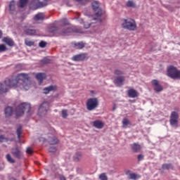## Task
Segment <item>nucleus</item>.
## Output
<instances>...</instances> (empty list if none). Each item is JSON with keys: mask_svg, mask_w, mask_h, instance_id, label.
<instances>
[{"mask_svg": "<svg viewBox=\"0 0 180 180\" xmlns=\"http://www.w3.org/2000/svg\"><path fill=\"white\" fill-rule=\"evenodd\" d=\"M14 86L19 88L20 89H25L29 91L30 86H32V81L30 77L27 73H19L16 79H11Z\"/></svg>", "mask_w": 180, "mask_h": 180, "instance_id": "obj_1", "label": "nucleus"}, {"mask_svg": "<svg viewBox=\"0 0 180 180\" xmlns=\"http://www.w3.org/2000/svg\"><path fill=\"white\" fill-rule=\"evenodd\" d=\"M30 104L27 103H22L20 104L15 108L16 117H20V116H23L25 113H29V112H30Z\"/></svg>", "mask_w": 180, "mask_h": 180, "instance_id": "obj_2", "label": "nucleus"}, {"mask_svg": "<svg viewBox=\"0 0 180 180\" xmlns=\"http://www.w3.org/2000/svg\"><path fill=\"white\" fill-rule=\"evenodd\" d=\"M167 75L172 79H180V70L174 65L167 68Z\"/></svg>", "mask_w": 180, "mask_h": 180, "instance_id": "obj_3", "label": "nucleus"}, {"mask_svg": "<svg viewBox=\"0 0 180 180\" xmlns=\"http://www.w3.org/2000/svg\"><path fill=\"white\" fill-rule=\"evenodd\" d=\"M122 26L123 29H127V30H130L131 32H134L137 29V24L136 21L133 19H124L122 20Z\"/></svg>", "mask_w": 180, "mask_h": 180, "instance_id": "obj_4", "label": "nucleus"}, {"mask_svg": "<svg viewBox=\"0 0 180 180\" xmlns=\"http://www.w3.org/2000/svg\"><path fill=\"white\" fill-rule=\"evenodd\" d=\"M15 87L12 79H7L4 83H0V95L6 94L9 91V88Z\"/></svg>", "mask_w": 180, "mask_h": 180, "instance_id": "obj_5", "label": "nucleus"}, {"mask_svg": "<svg viewBox=\"0 0 180 180\" xmlns=\"http://www.w3.org/2000/svg\"><path fill=\"white\" fill-rule=\"evenodd\" d=\"M49 5V1L47 0H32L30 4V8L34 9H40V8H44Z\"/></svg>", "mask_w": 180, "mask_h": 180, "instance_id": "obj_6", "label": "nucleus"}, {"mask_svg": "<svg viewBox=\"0 0 180 180\" xmlns=\"http://www.w3.org/2000/svg\"><path fill=\"white\" fill-rule=\"evenodd\" d=\"M86 106L87 110L90 112L95 110V109L99 106V100H98V98H90L87 100Z\"/></svg>", "mask_w": 180, "mask_h": 180, "instance_id": "obj_7", "label": "nucleus"}, {"mask_svg": "<svg viewBox=\"0 0 180 180\" xmlns=\"http://www.w3.org/2000/svg\"><path fill=\"white\" fill-rule=\"evenodd\" d=\"M70 33H83V32L82 29L78 27L63 28L62 31L60 32V34L62 36H65Z\"/></svg>", "mask_w": 180, "mask_h": 180, "instance_id": "obj_8", "label": "nucleus"}, {"mask_svg": "<svg viewBox=\"0 0 180 180\" xmlns=\"http://www.w3.org/2000/svg\"><path fill=\"white\" fill-rule=\"evenodd\" d=\"M23 32L27 36H36L37 33V30L30 25V24H26L23 26Z\"/></svg>", "mask_w": 180, "mask_h": 180, "instance_id": "obj_9", "label": "nucleus"}, {"mask_svg": "<svg viewBox=\"0 0 180 180\" xmlns=\"http://www.w3.org/2000/svg\"><path fill=\"white\" fill-rule=\"evenodd\" d=\"M179 119V114L178 112L173 111L170 115L169 122L171 126L173 127H178V120Z\"/></svg>", "mask_w": 180, "mask_h": 180, "instance_id": "obj_10", "label": "nucleus"}, {"mask_svg": "<svg viewBox=\"0 0 180 180\" xmlns=\"http://www.w3.org/2000/svg\"><path fill=\"white\" fill-rule=\"evenodd\" d=\"M50 109V103L47 101L44 102L39 108V116H44L47 114V110Z\"/></svg>", "mask_w": 180, "mask_h": 180, "instance_id": "obj_11", "label": "nucleus"}, {"mask_svg": "<svg viewBox=\"0 0 180 180\" xmlns=\"http://www.w3.org/2000/svg\"><path fill=\"white\" fill-rule=\"evenodd\" d=\"M93 10L95 12V15L97 18L102 16V8L99 7V1H94L92 4Z\"/></svg>", "mask_w": 180, "mask_h": 180, "instance_id": "obj_12", "label": "nucleus"}, {"mask_svg": "<svg viewBox=\"0 0 180 180\" xmlns=\"http://www.w3.org/2000/svg\"><path fill=\"white\" fill-rule=\"evenodd\" d=\"M11 153L13 156L14 158H17V160H21L22 157H23V153H22V150L19 149L18 147H14L11 148Z\"/></svg>", "mask_w": 180, "mask_h": 180, "instance_id": "obj_13", "label": "nucleus"}, {"mask_svg": "<svg viewBox=\"0 0 180 180\" xmlns=\"http://www.w3.org/2000/svg\"><path fill=\"white\" fill-rule=\"evenodd\" d=\"M89 58V56H88V53H80L74 56L72 58V60L73 61H84V60H88Z\"/></svg>", "mask_w": 180, "mask_h": 180, "instance_id": "obj_14", "label": "nucleus"}, {"mask_svg": "<svg viewBox=\"0 0 180 180\" xmlns=\"http://www.w3.org/2000/svg\"><path fill=\"white\" fill-rule=\"evenodd\" d=\"M151 84L153 86L155 92H162V91L164 90V87H162V86L160 84V82L157 79L152 80Z\"/></svg>", "mask_w": 180, "mask_h": 180, "instance_id": "obj_15", "label": "nucleus"}, {"mask_svg": "<svg viewBox=\"0 0 180 180\" xmlns=\"http://www.w3.org/2000/svg\"><path fill=\"white\" fill-rule=\"evenodd\" d=\"M126 81V77L124 76H117L113 80V83L116 86H122Z\"/></svg>", "mask_w": 180, "mask_h": 180, "instance_id": "obj_16", "label": "nucleus"}, {"mask_svg": "<svg viewBox=\"0 0 180 180\" xmlns=\"http://www.w3.org/2000/svg\"><path fill=\"white\" fill-rule=\"evenodd\" d=\"M43 91L45 95H47V94H50V92H56V91H57V85L49 86L47 87L44 88Z\"/></svg>", "mask_w": 180, "mask_h": 180, "instance_id": "obj_17", "label": "nucleus"}, {"mask_svg": "<svg viewBox=\"0 0 180 180\" xmlns=\"http://www.w3.org/2000/svg\"><path fill=\"white\" fill-rule=\"evenodd\" d=\"M47 141L51 146L58 144V139H57V137L54 136V135L49 134Z\"/></svg>", "mask_w": 180, "mask_h": 180, "instance_id": "obj_18", "label": "nucleus"}, {"mask_svg": "<svg viewBox=\"0 0 180 180\" xmlns=\"http://www.w3.org/2000/svg\"><path fill=\"white\" fill-rule=\"evenodd\" d=\"M129 98H137L139 96V92L134 89H130L127 91Z\"/></svg>", "mask_w": 180, "mask_h": 180, "instance_id": "obj_19", "label": "nucleus"}, {"mask_svg": "<svg viewBox=\"0 0 180 180\" xmlns=\"http://www.w3.org/2000/svg\"><path fill=\"white\" fill-rule=\"evenodd\" d=\"M4 115L6 117H11L13 115V108L11 106H8L4 110Z\"/></svg>", "mask_w": 180, "mask_h": 180, "instance_id": "obj_20", "label": "nucleus"}, {"mask_svg": "<svg viewBox=\"0 0 180 180\" xmlns=\"http://www.w3.org/2000/svg\"><path fill=\"white\" fill-rule=\"evenodd\" d=\"M93 126L94 127H96V129H103L105 124L102 121L97 120L93 122Z\"/></svg>", "mask_w": 180, "mask_h": 180, "instance_id": "obj_21", "label": "nucleus"}, {"mask_svg": "<svg viewBox=\"0 0 180 180\" xmlns=\"http://www.w3.org/2000/svg\"><path fill=\"white\" fill-rule=\"evenodd\" d=\"M3 41H4V43H6L10 47L15 46V41H13V39H11L10 37H4L3 39Z\"/></svg>", "mask_w": 180, "mask_h": 180, "instance_id": "obj_22", "label": "nucleus"}, {"mask_svg": "<svg viewBox=\"0 0 180 180\" xmlns=\"http://www.w3.org/2000/svg\"><path fill=\"white\" fill-rule=\"evenodd\" d=\"M131 150L134 153H140L141 151V145L134 143L131 145Z\"/></svg>", "mask_w": 180, "mask_h": 180, "instance_id": "obj_23", "label": "nucleus"}, {"mask_svg": "<svg viewBox=\"0 0 180 180\" xmlns=\"http://www.w3.org/2000/svg\"><path fill=\"white\" fill-rule=\"evenodd\" d=\"M82 160V153L81 152H77L74 155H73V160L75 162H79Z\"/></svg>", "mask_w": 180, "mask_h": 180, "instance_id": "obj_24", "label": "nucleus"}, {"mask_svg": "<svg viewBox=\"0 0 180 180\" xmlns=\"http://www.w3.org/2000/svg\"><path fill=\"white\" fill-rule=\"evenodd\" d=\"M15 6H16V3L13 0L10 2L9 11L11 13L13 14L15 13V12H16Z\"/></svg>", "mask_w": 180, "mask_h": 180, "instance_id": "obj_25", "label": "nucleus"}, {"mask_svg": "<svg viewBox=\"0 0 180 180\" xmlns=\"http://www.w3.org/2000/svg\"><path fill=\"white\" fill-rule=\"evenodd\" d=\"M34 20L35 22H39V20H44V13H39L37 15H34Z\"/></svg>", "mask_w": 180, "mask_h": 180, "instance_id": "obj_26", "label": "nucleus"}, {"mask_svg": "<svg viewBox=\"0 0 180 180\" xmlns=\"http://www.w3.org/2000/svg\"><path fill=\"white\" fill-rule=\"evenodd\" d=\"M36 78L38 79L39 84H41L44 79H46V74L44 73H38L36 75Z\"/></svg>", "mask_w": 180, "mask_h": 180, "instance_id": "obj_27", "label": "nucleus"}, {"mask_svg": "<svg viewBox=\"0 0 180 180\" xmlns=\"http://www.w3.org/2000/svg\"><path fill=\"white\" fill-rule=\"evenodd\" d=\"M74 47L77 50H81L85 47V44H84L82 41L74 43Z\"/></svg>", "mask_w": 180, "mask_h": 180, "instance_id": "obj_28", "label": "nucleus"}, {"mask_svg": "<svg viewBox=\"0 0 180 180\" xmlns=\"http://www.w3.org/2000/svg\"><path fill=\"white\" fill-rule=\"evenodd\" d=\"M129 179H133V180H136L141 178L140 175L136 174V173H129Z\"/></svg>", "mask_w": 180, "mask_h": 180, "instance_id": "obj_29", "label": "nucleus"}, {"mask_svg": "<svg viewBox=\"0 0 180 180\" xmlns=\"http://www.w3.org/2000/svg\"><path fill=\"white\" fill-rule=\"evenodd\" d=\"M129 124H131V123L130 122V121L129 120V119L127 118H124L123 121H122V127H124V129H126V127H127V126H129Z\"/></svg>", "mask_w": 180, "mask_h": 180, "instance_id": "obj_30", "label": "nucleus"}, {"mask_svg": "<svg viewBox=\"0 0 180 180\" xmlns=\"http://www.w3.org/2000/svg\"><path fill=\"white\" fill-rule=\"evenodd\" d=\"M162 168L163 169H174V166L171 163L163 164L162 166Z\"/></svg>", "mask_w": 180, "mask_h": 180, "instance_id": "obj_31", "label": "nucleus"}, {"mask_svg": "<svg viewBox=\"0 0 180 180\" xmlns=\"http://www.w3.org/2000/svg\"><path fill=\"white\" fill-rule=\"evenodd\" d=\"M128 8H136V3L133 0H129L126 3Z\"/></svg>", "mask_w": 180, "mask_h": 180, "instance_id": "obj_32", "label": "nucleus"}, {"mask_svg": "<svg viewBox=\"0 0 180 180\" xmlns=\"http://www.w3.org/2000/svg\"><path fill=\"white\" fill-rule=\"evenodd\" d=\"M6 158L7 161L8 162H10V164H15V159H13V158H12L11 154H7L6 155Z\"/></svg>", "mask_w": 180, "mask_h": 180, "instance_id": "obj_33", "label": "nucleus"}, {"mask_svg": "<svg viewBox=\"0 0 180 180\" xmlns=\"http://www.w3.org/2000/svg\"><path fill=\"white\" fill-rule=\"evenodd\" d=\"M29 0H20L19 8H25L27 5Z\"/></svg>", "mask_w": 180, "mask_h": 180, "instance_id": "obj_34", "label": "nucleus"}, {"mask_svg": "<svg viewBox=\"0 0 180 180\" xmlns=\"http://www.w3.org/2000/svg\"><path fill=\"white\" fill-rule=\"evenodd\" d=\"M51 63V60L45 58L41 60V65H46V64H50Z\"/></svg>", "mask_w": 180, "mask_h": 180, "instance_id": "obj_35", "label": "nucleus"}, {"mask_svg": "<svg viewBox=\"0 0 180 180\" xmlns=\"http://www.w3.org/2000/svg\"><path fill=\"white\" fill-rule=\"evenodd\" d=\"M25 44L29 47H32V46H34V42L29 39H25Z\"/></svg>", "mask_w": 180, "mask_h": 180, "instance_id": "obj_36", "label": "nucleus"}, {"mask_svg": "<svg viewBox=\"0 0 180 180\" xmlns=\"http://www.w3.org/2000/svg\"><path fill=\"white\" fill-rule=\"evenodd\" d=\"M16 133H17L18 139L19 140H20V137H22V136H21L22 135V127H19L17 129Z\"/></svg>", "mask_w": 180, "mask_h": 180, "instance_id": "obj_37", "label": "nucleus"}, {"mask_svg": "<svg viewBox=\"0 0 180 180\" xmlns=\"http://www.w3.org/2000/svg\"><path fill=\"white\" fill-rule=\"evenodd\" d=\"M94 23H96V22H84V29H89V27H91V26H92V25H94Z\"/></svg>", "mask_w": 180, "mask_h": 180, "instance_id": "obj_38", "label": "nucleus"}, {"mask_svg": "<svg viewBox=\"0 0 180 180\" xmlns=\"http://www.w3.org/2000/svg\"><path fill=\"white\" fill-rule=\"evenodd\" d=\"M114 74H115V75H118L120 77V76L123 75V71L120 69H115L114 70Z\"/></svg>", "mask_w": 180, "mask_h": 180, "instance_id": "obj_39", "label": "nucleus"}, {"mask_svg": "<svg viewBox=\"0 0 180 180\" xmlns=\"http://www.w3.org/2000/svg\"><path fill=\"white\" fill-rule=\"evenodd\" d=\"M99 179L101 180H108V176H106V173H103L99 175Z\"/></svg>", "mask_w": 180, "mask_h": 180, "instance_id": "obj_40", "label": "nucleus"}, {"mask_svg": "<svg viewBox=\"0 0 180 180\" xmlns=\"http://www.w3.org/2000/svg\"><path fill=\"white\" fill-rule=\"evenodd\" d=\"M67 116H68V110H62V117H63V119H65Z\"/></svg>", "mask_w": 180, "mask_h": 180, "instance_id": "obj_41", "label": "nucleus"}, {"mask_svg": "<svg viewBox=\"0 0 180 180\" xmlns=\"http://www.w3.org/2000/svg\"><path fill=\"white\" fill-rule=\"evenodd\" d=\"M79 5H86L88 0H75Z\"/></svg>", "mask_w": 180, "mask_h": 180, "instance_id": "obj_42", "label": "nucleus"}, {"mask_svg": "<svg viewBox=\"0 0 180 180\" xmlns=\"http://www.w3.org/2000/svg\"><path fill=\"white\" fill-rule=\"evenodd\" d=\"M39 47H41V49H44V47H46V46H47V42L44 41H41L39 44Z\"/></svg>", "mask_w": 180, "mask_h": 180, "instance_id": "obj_43", "label": "nucleus"}, {"mask_svg": "<svg viewBox=\"0 0 180 180\" xmlns=\"http://www.w3.org/2000/svg\"><path fill=\"white\" fill-rule=\"evenodd\" d=\"M6 51V46L5 44H0V52Z\"/></svg>", "mask_w": 180, "mask_h": 180, "instance_id": "obj_44", "label": "nucleus"}, {"mask_svg": "<svg viewBox=\"0 0 180 180\" xmlns=\"http://www.w3.org/2000/svg\"><path fill=\"white\" fill-rule=\"evenodd\" d=\"M49 153H56L57 151V148L56 146H52L49 148Z\"/></svg>", "mask_w": 180, "mask_h": 180, "instance_id": "obj_45", "label": "nucleus"}, {"mask_svg": "<svg viewBox=\"0 0 180 180\" xmlns=\"http://www.w3.org/2000/svg\"><path fill=\"white\" fill-rule=\"evenodd\" d=\"M137 160L139 162H140V161H143V160H144V155H143V154L138 155Z\"/></svg>", "mask_w": 180, "mask_h": 180, "instance_id": "obj_46", "label": "nucleus"}, {"mask_svg": "<svg viewBox=\"0 0 180 180\" xmlns=\"http://www.w3.org/2000/svg\"><path fill=\"white\" fill-rule=\"evenodd\" d=\"M61 22L63 25V26H67V25H69L68 20L67 18L61 20Z\"/></svg>", "mask_w": 180, "mask_h": 180, "instance_id": "obj_47", "label": "nucleus"}, {"mask_svg": "<svg viewBox=\"0 0 180 180\" xmlns=\"http://www.w3.org/2000/svg\"><path fill=\"white\" fill-rule=\"evenodd\" d=\"M56 30H57V27L56 26H51L49 29V32H51V33H55Z\"/></svg>", "mask_w": 180, "mask_h": 180, "instance_id": "obj_48", "label": "nucleus"}, {"mask_svg": "<svg viewBox=\"0 0 180 180\" xmlns=\"http://www.w3.org/2000/svg\"><path fill=\"white\" fill-rule=\"evenodd\" d=\"M26 153L27 154H33V149L30 147L27 148Z\"/></svg>", "mask_w": 180, "mask_h": 180, "instance_id": "obj_49", "label": "nucleus"}, {"mask_svg": "<svg viewBox=\"0 0 180 180\" xmlns=\"http://www.w3.org/2000/svg\"><path fill=\"white\" fill-rule=\"evenodd\" d=\"M94 20H96L98 25L102 23V20H101V18H94Z\"/></svg>", "mask_w": 180, "mask_h": 180, "instance_id": "obj_50", "label": "nucleus"}, {"mask_svg": "<svg viewBox=\"0 0 180 180\" xmlns=\"http://www.w3.org/2000/svg\"><path fill=\"white\" fill-rule=\"evenodd\" d=\"M5 140V136L4 135H0V141L2 143Z\"/></svg>", "mask_w": 180, "mask_h": 180, "instance_id": "obj_51", "label": "nucleus"}, {"mask_svg": "<svg viewBox=\"0 0 180 180\" xmlns=\"http://www.w3.org/2000/svg\"><path fill=\"white\" fill-rule=\"evenodd\" d=\"M16 68H17L18 70H19L20 68H22V65H20V64L17 65H16Z\"/></svg>", "mask_w": 180, "mask_h": 180, "instance_id": "obj_52", "label": "nucleus"}, {"mask_svg": "<svg viewBox=\"0 0 180 180\" xmlns=\"http://www.w3.org/2000/svg\"><path fill=\"white\" fill-rule=\"evenodd\" d=\"M2 34H3V33H2V32L0 30V39H1V37H2Z\"/></svg>", "mask_w": 180, "mask_h": 180, "instance_id": "obj_53", "label": "nucleus"}, {"mask_svg": "<svg viewBox=\"0 0 180 180\" xmlns=\"http://www.w3.org/2000/svg\"><path fill=\"white\" fill-rule=\"evenodd\" d=\"M60 180H66L65 178H62Z\"/></svg>", "mask_w": 180, "mask_h": 180, "instance_id": "obj_54", "label": "nucleus"}, {"mask_svg": "<svg viewBox=\"0 0 180 180\" xmlns=\"http://www.w3.org/2000/svg\"><path fill=\"white\" fill-rule=\"evenodd\" d=\"M53 134L56 133V131H55V130H53Z\"/></svg>", "mask_w": 180, "mask_h": 180, "instance_id": "obj_55", "label": "nucleus"}, {"mask_svg": "<svg viewBox=\"0 0 180 180\" xmlns=\"http://www.w3.org/2000/svg\"><path fill=\"white\" fill-rule=\"evenodd\" d=\"M115 109H116V108L114 107V108H113V110H115Z\"/></svg>", "mask_w": 180, "mask_h": 180, "instance_id": "obj_56", "label": "nucleus"}, {"mask_svg": "<svg viewBox=\"0 0 180 180\" xmlns=\"http://www.w3.org/2000/svg\"><path fill=\"white\" fill-rule=\"evenodd\" d=\"M129 172H127L126 174L128 175Z\"/></svg>", "mask_w": 180, "mask_h": 180, "instance_id": "obj_57", "label": "nucleus"}, {"mask_svg": "<svg viewBox=\"0 0 180 180\" xmlns=\"http://www.w3.org/2000/svg\"><path fill=\"white\" fill-rule=\"evenodd\" d=\"M95 32H96V29H94Z\"/></svg>", "mask_w": 180, "mask_h": 180, "instance_id": "obj_58", "label": "nucleus"}]
</instances>
